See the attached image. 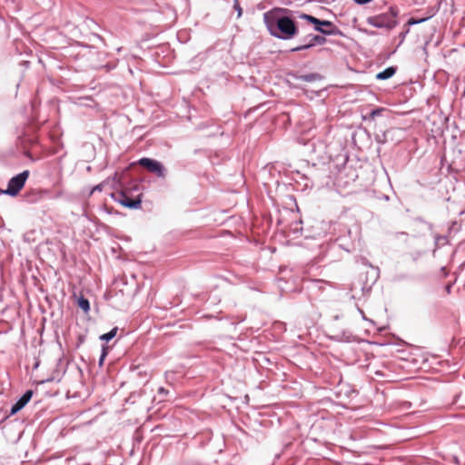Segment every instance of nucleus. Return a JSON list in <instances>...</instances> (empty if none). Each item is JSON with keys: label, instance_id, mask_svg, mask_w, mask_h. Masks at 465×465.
Here are the masks:
<instances>
[{"label": "nucleus", "instance_id": "412c9836", "mask_svg": "<svg viewBox=\"0 0 465 465\" xmlns=\"http://www.w3.org/2000/svg\"><path fill=\"white\" fill-rule=\"evenodd\" d=\"M409 33H410V28L408 26L404 25L402 32H401L399 35V38H400L399 45H401L404 42V40Z\"/></svg>", "mask_w": 465, "mask_h": 465}, {"label": "nucleus", "instance_id": "473e14b6", "mask_svg": "<svg viewBox=\"0 0 465 465\" xmlns=\"http://www.w3.org/2000/svg\"><path fill=\"white\" fill-rule=\"evenodd\" d=\"M0 194H6L5 189L4 190V189L0 188Z\"/></svg>", "mask_w": 465, "mask_h": 465}, {"label": "nucleus", "instance_id": "39448f33", "mask_svg": "<svg viewBox=\"0 0 465 465\" xmlns=\"http://www.w3.org/2000/svg\"><path fill=\"white\" fill-rule=\"evenodd\" d=\"M138 163L147 171L154 173L159 178H164L166 176L165 167L161 162L157 160L143 157L139 159Z\"/></svg>", "mask_w": 465, "mask_h": 465}, {"label": "nucleus", "instance_id": "20e7f679", "mask_svg": "<svg viewBox=\"0 0 465 465\" xmlns=\"http://www.w3.org/2000/svg\"><path fill=\"white\" fill-rule=\"evenodd\" d=\"M302 45H297L290 50L291 53H296L303 50H308L316 45H322L326 43L324 35L309 34L304 36L302 40Z\"/></svg>", "mask_w": 465, "mask_h": 465}, {"label": "nucleus", "instance_id": "5701e85b", "mask_svg": "<svg viewBox=\"0 0 465 465\" xmlns=\"http://www.w3.org/2000/svg\"><path fill=\"white\" fill-rule=\"evenodd\" d=\"M233 9L237 12V17H241L242 15V9L238 2V0H233Z\"/></svg>", "mask_w": 465, "mask_h": 465}, {"label": "nucleus", "instance_id": "6ab92c4d", "mask_svg": "<svg viewBox=\"0 0 465 465\" xmlns=\"http://www.w3.org/2000/svg\"><path fill=\"white\" fill-rule=\"evenodd\" d=\"M301 224H302V221L301 220L292 223V227H291L292 232L293 233H295V234H297L298 232L302 233V227H301Z\"/></svg>", "mask_w": 465, "mask_h": 465}, {"label": "nucleus", "instance_id": "ddd939ff", "mask_svg": "<svg viewBox=\"0 0 465 465\" xmlns=\"http://www.w3.org/2000/svg\"><path fill=\"white\" fill-rule=\"evenodd\" d=\"M434 15H435V12H430L427 17H422L420 19L411 17L407 21V23L405 24V26H408L410 28V26H411V25L422 24V23L426 22L427 20H429L430 18H431L432 16H434Z\"/></svg>", "mask_w": 465, "mask_h": 465}, {"label": "nucleus", "instance_id": "b1692460", "mask_svg": "<svg viewBox=\"0 0 465 465\" xmlns=\"http://www.w3.org/2000/svg\"><path fill=\"white\" fill-rule=\"evenodd\" d=\"M387 134H388V132H385L381 134V136L380 135H377L376 137V141L380 143H384L387 142Z\"/></svg>", "mask_w": 465, "mask_h": 465}, {"label": "nucleus", "instance_id": "f03ea898", "mask_svg": "<svg viewBox=\"0 0 465 465\" xmlns=\"http://www.w3.org/2000/svg\"><path fill=\"white\" fill-rule=\"evenodd\" d=\"M398 15H399V8L396 5H391L389 7V10L385 13L369 16L366 19L368 25L378 28V29H386L388 31L395 28L398 24Z\"/></svg>", "mask_w": 465, "mask_h": 465}, {"label": "nucleus", "instance_id": "4be33fe9", "mask_svg": "<svg viewBox=\"0 0 465 465\" xmlns=\"http://www.w3.org/2000/svg\"><path fill=\"white\" fill-rule=\"evenodd\" d=\"M295 14L297 15V17H299L300 19L305 20L308 23H311L312 19L313 17V15H308V14H304V13H300V12H294V15Z\"/></svg>", "mask_w": 465, "mask_h": 465}, {"label": "nucleus", "instance_id": "72a5a7b5", "mask_svg": "<svg viewBox=\"0 0 465 465\" xmlns=\"http://www.w3.org/2000/svg\"><path fill=\"white\" fill-rule=\"evenodd\" d=\"M333 320H335V321L340 320V316H339V315H335V316H333Z\"/></svg>", "mask_w": 465, "mask_h": 465}, {"label": "nucleus", "instance_id": "9d476101", "mask_svg": "<svg viewBox=\"0 0 465 465\" xmlns=\"http://www.w3.org/2000/svg\"><path fill=\"white\" fill-rule=\"evenodd\" d=\"M398 68L397 66H394V65H391V66H389L387 68H385L384 70H382L381 72L378 73L375 76V78L377 80H388L390 78H391L397 72Z\"/></svg>", "mask_w": 465, "mask_h": 465}, {"label": "nucleus", "instance_id": "0eeeda50", "mask_svg": "<svg viewBox=\"0 0 465 465\" xmlns=\"http://www.w3.org/2000/svg\"><path fill=\"white\" fill-rule=\"evenodd\" d=\"M372 269H373L374 271H376V272H375L374 275L372 276V278H371V282H369V281H368V280H366V281H365V282H364V283H362V282H361V280H362V279H360V280H359V282H352L351 287V291L354 292V291H356L358 288H360V289H361V292H362V295H366V294H368V293L371 292L372 285H373V284H374V282L377 281L378 276H379V275H378V268H373V267H372ZM361 278H362V276H361Z\"/></svg>", "mask_w": 465, "mask_h": 465}, {"label": "nucleus", "instance_id": "423d86ee", "mask_svg": "<svg viewBox=\"0 0 465 465\" xmlns=\"http://www.w3.org/2000/svg\"><path fill=\"white\" fill-rule=\"evenodd\" d=\"M121 205L131 210H137L141 208L142 204V194H138L135 197H131L125 191L119 193V197L115 199Z\"/></svg>", "mask_w": 465, "mask_h": 465}, {"label": "nucleus", "instance_id": "dca6fc26", "mask_svg": "<svg viewBox=\"0 0 465 465\" xmlns=\"http://www.w3.org/2000/svg\"><path fill=\"white\" fill-rule=\"evenodd\" d=\"M310 24L313 25L314 30L319 33L322 32V25H326L325 23H323V20L319 19L315 16L312 17V22Z\"/></svg>", "mask_w": 465, "mask_h": 465}, {"label": "nucleus", "instance_id": "f3484780", "mask_svg": "<svg viewBox=\"0 0 465 465\" xmlns=\"http://www.w3.org/2000/svg\"><path fill=\"white\" fill-rule=\"evenodd\" d=\"M385 111V108L378 107L373 110H371L369 114L368 119L369 120H374L377 116H380L382 112Z\"/></svg>", "mask_w": 465, "mask_h": 465}, {"label": "nucleus", "instance_id": "9b49d317", "mask_svg": "<svg viewBox=\"0 0 465 465\" xmlns=\"http://www.w3.org/2000/svg\"><path fill=\"white\" fill-rule=\"evenodd\" d=\"M291 75L300 81L312 83L321 79V75L317 73H310L306 74H291Z\"/></svg>", "mask_w": 465, "mask_h": 465}, {"label": "nucleus", "instance_id": "7ed1b4c3", "mask_svg": "<svg viewBox=\"0 0 465 465\" xmlns=\"http://www.w3.org/2000/svg\"><path fill=\"white\" fill-rule=\"evenodd\" d=\"M29 175L30 172L28 170H25L22 173L13 176L8 181L7 187L5 189L6 195L11 197L18 195L20 191L24 188Z\"/></svg>", "mask_w": 465, "mask_h": 465}, {"label": "nucleus", "instance_id": "f257e3e1", "mask_svg": "<svg viewBox=\"0 0 465 465\" xmlns=\"http://www.w3.org/2000/svg\"><path fill=\"white\" fill-rule=\"evenodd\" d=\"M269 34L280 40H291L299 34L294 11L283 7H273L262 15Z\"/></svg>", "mask_w": 465, "mask_h": 465}, {"label": "nucleus", "instance_id": "c85d7f7f", "mask_svg": "<svg viewBox=\"0 0 465 465\" xmlns=\"http://www.w3.org/2000/svg\"><path fill=\"white\" fill-rule=\"evenodd\" d=\"M363 32L369 35V36H376L378 35V32L376 31H372V30H368V29H364Z\"/></svg>", "mask_w": 465, "mask_h": 465}, {"label": "nucleus", "instance_id": "2f4dec72", "mask_svg": "<svg viewBox=\"0 0 465 465\" xmlns=\"http://www.w3.org/2000/svg\"><path fill=\"white\" fill-rule=\"evenodd\" d=\"M305 186H306V187H309V186L312 187V186H313V183H312H312H311V184H309V183H308V182H306V183H305Z\"/></svg>", "mask_w": 465, "mask_h": 465}, {"label": "nucleus", "instance_id": "f704fd0d", "mask_svg": "<svg viewBox=\"0 0 465 465\" xmlns=\"http://www.w3.org/2000/svg\"><path fill=\"white\" fill-rule=\"evenodd\" d=\"M29 142H30L31 143H35V139L30 138V139H29Z\"/></svg>", "mask_w": 465, "mask_h": 465}, {"label": "nucleus", "instance_id": "bb28decb", "mask_svg": "<svg viewBox=\"0 0 465 465\" xmlns=\"http://www.w3.org/2000/svg\"><path fill=\"white\" fill-rule=\"evenodd\" d=\"M169 393V391L164 389L163 387H159L158 389V395L164 398Z\"/></svg>", "mask_w": 465, "mask_h": 465}, {"label": "nucleus", "instance_id": "a878e982", "mask_svg": "<svg viewBox=\"0 0 465 465\" xmlns=\"http://www.w3.org/2000/svg\"><path fill=\"white\" fill-rule=\"evenodd\" d=\"M104 188V183H99L93 187V189L90 192V194H93L94 192H101Z\"/></svg>", "mask_w": 465, "mask_h": 465}, {"label": "nucleus", "instance_id": "393cba45", "mask_svg": "<svg viewBox=\"0 0 465 465\" xmlns=\"http://www.w3.org/2000/svg\"><path fill=\"white\" fill-rule=\"evenodd\" d=\"M31 194L34 195L35 197H34L33 200H29L30 202H35V201H37L38 199L41 198V192H39V191H35L34 190L31 193H29L28 196H30Z\"/></svg>", "mask_w": 465, "mask_h": 465}, {"label": "nucleus", "instance_id": "6e6552de", "mask_svg": "<svg viewBox=\"0 0 465 465\" xmlns=\"http://www.w3.org/2000/svg\"><path fill=\"white\" fill-rule=\"evenodd\" d=\"M33 391L27 390L11 407L9 416L16 414L20 411L32 399Z\"/></svg>", "mask_w": 465, "mask_h": 465}, {"label": "nucleus", "instance_id": "f8f14e48", "mask_svg": "<svg viewBox=\"0 0 465 465\" xmlns=\"http://www.w3.org/2000/svg\"><path fill=\"white\" fill-rule=\"evenodd\" d=\"M331 340L340 342H351L353 341V335L349 331H341L331 337Z\"/></svg>", "mask_w": 465, "mask_h": 465}, {"label": "nucleus", "instance_id": "c9c22d12", "mask_svg": "<svg viewBox=\"0 0 465 465\" xmlns=\"http://www.w3.org/2000/svg\"><path fill=\"white\" fill-rule=\"evenodd\" d=\"M303 179H305L308 182L310 181V179L308 177H306V176H304Z\"/></svg>", "mask_w": 465, "mask_h": 465}, {"label": "nucleus", "instance_id": "cd10ccee", "mask_svg": "<svg viewBox=\"0 0 465 465\" xmlns=\"http://www.w3.org/2000/svg\"><path fill=\"white\" fill-rule=\"evenodd\" d=\"M372 1L373 0H353V2L358 5H365Z\"/></svg>", "mask_w": 465, "mask_h": 465}, {"label": "nucleus", "instance_id": "2eb2a0df", "mask_svg": "<svg viewBox=\"0 0 465 465\" xmlns=\"http://www.w3.org/2000/svg\"><path fill=\"white\" fill-rule=\"evenodd\" d=\"M117 328H113L111 331H109L108 332L106 333H104L100 336V340L101 341H110L111 340H113L116 333H117Z\"/></svg>", "mask_w": 465, "mask_h": 465}, {"label": "nucleus", "instance_id": "1a4fd4ad", "mask_svg": "<svg viewBox=\"0 0 465 465\" xmlns=\"http://www.w3.org/2000/svg\"><path fill=\"white\" fill-rule=\"evenodd\" d=\"M323 23L328 25H322V32H321L320 34L323 35L324 36L342 35L341 30L332 22L329 20H323Z\"/></svg>", "mask_w": 465, "mask_h": 465}, {"label": "nucleus", "instance_id": "aec40b11", "mask_svg": "<svg viewBox=\"0 0 465 465\" xmlns=\"http://www.w3.org/2000/svg\"><path fill=\"white\" fill-rule=\"evenodd\" d=\"M107 354H108V347L105 346V345H103L101 355H100V358H99V366L100 367L103 366L104 361L106 358Z\"/></svg>", "mask_w": 465, "mask_h": 465}, {"label": "nucleus", "instance_id": "4c0bfd02", "mask_svg": "<svg viewBox=\"0 0 465 465\" xmlns=\"http://www.w3.org/2000/svg\"><path fill=\"white\" fill-rule=\"evenodd\" d=\"M21 140V143L24 144V140L22 138H19Z\"/></svg>", "mask_w": 465, "mask_h": 465}, {"label": "nucleus", "instance_id": "7c9ffc66", "mask_svg": "<svg viewBox=\"0 0 465 465\" xmlns=\"http://www.w3.org/2000/svg\"><path fill=\"white\" fill-rule=\"evenodd\" d=\"M24 154H25L26 157H29V158H31V159H32V155H31V153H30V152H29L28 150H26V149H25V152H24Z\"/></svg>", "mask_w": 465, "mask_h": 465}, {"label": "nucleus", "instance_id": "a211bd4d", "mask_svg": "<svg viewBox=\"0 0 465 465\" xmlns=\"http://www.w3.org/2000/svg\"><path fill=\"white\" fill-rule=\"evenodd\" d=\"M343 240H344L343 237H340L337 239V242H339V246L341 248H342L343 250H345L346 252H351V250L353 246V243L352 242L345 243V242H343Z\"/></svg>", "mask_w": 465, "mask_h": 465}, {"label": "nucleus", "instance_id": "c756f323", "mask_svg": "<svg viewBox=\"0 0 465 465\" xmlns=\"http://www.w3.org/2000/svg\"><path fill=\"white\" fill-rule=\"evenodd\" d=\"M357 310H358V312L361 314L362 319H363V320H365V321H368V319H367V317L365 316V314H364L363 311H362L361 308H359V307H357Z\"/></svg>", "mask_w": 465, "mask_h": 465}, {"label": "nucleus", "instance_id": "4468645a", "mask_svg": "<svg viewBox=\"0 0 465 465\" xmlns=\"http://www.w3.org/2000/svg\"><path fill=\"white\" fill-rule=\"evenodd\" d=\"M77 305L79 308H81L84 312H89L90 310V302L88 299L84 298V296H80L77 300Z\"/></svg>", "mask_w": 465, "mask_h": 465}, {"label": "nucleus", "instance_id": "e433bc0d", "mask_svg": "<svg viewBox=\"0 0 465 465\" xmlns=\"http://www.w3.org/2000/svg\"><path fill=\"white\" fill-rule=\"evenodd\" d=\"M204 317H205V318H211V317H212V315H205Z\"/></svg>", "mask_w": 465, "mask_h": 465}]
</instances>
